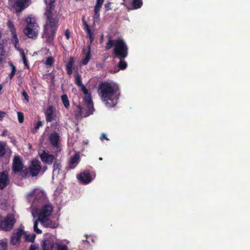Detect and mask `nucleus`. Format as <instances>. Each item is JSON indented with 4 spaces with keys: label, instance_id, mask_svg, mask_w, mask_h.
I'll return each instance as SVG.
<instances>
[{
    "label": "nucleus",
    "instance_id": "34",
    "mask_svg": "<svg viewBox=\"0 0 250 250\" xmlns=\"http://www.w3.org/2000/svg\"><path fill=\"white\" fill-rule=\"evenodd\" d=\"M56 250H68V247L66 245H62L56 243Z\"/></svg>",
    "mask_w": 250,
    "mask_h": 250
},
{
    "label": "nucleus",
    "instance_id": "50",
    "mask_svg": "<svg viewBox=\"0 0 250 250\" xmlns=\"http://www.w3.org/2000/svg\"><path fill=\"white\" fill-rule=\"evenodd\" d=\"M101 140L103 141L104 140H108L109 139L106 137V136L105 134H102V135L101 136V138H100Z\"/></svg>",
    "mask_w": 250,
    "mask_h": 250
},
{
    "label": "nucleus",
    "instance_id": "12",
    "mask_svg": "<svg viewBox=\"0 0 250 250\" xmlns=\"http://www.w3.org/2000/svg\"><path fill=\"white\" fill-rule=\"evenodd\" d=\"M77 178L83 184H87L93 179L89 170H83L78 175Z\"/></svg>",
    "mask_w": 250,
    "mask_h": 250
},
{
    "label": "nucleus",
    "instance_id": "55",
    "mask_svg": "<svg viewBox=\"0 0 250 250\" xmlns=\"http://www.w3.org/2000/svg\"><path fill=\"white\" fill-rule=\"evenodd\" d=\"M76 88H72V92H74V91H76Z\"/></svg>",
    "mask_w": 250,
    "mask_h": 250
},
{
    "label": "nucleus",
    "instance_id": "24",
    "mask_svg": "<svg viewBox=\"0 0 250 250\" xmlns=\"http://www.w3.org/2000/svg\"><path fill=\"white\" fill-rule=\"evenodd\" d=\"M24 236L25 241L29 242H33L36 238V235L35 233L30 234L27 231H24Z\"/></svg>",
    "mask_w": 250,
    "mask_h": 250
},
{
    "label": "nucleus",
    "instance_id": "11",
    "mask_svg": "<svg viewBox=\"0 0 250 250\" xmlns=\"http://www.w3.org/2000/svg\"><path fill=\"white\" fill-rule=\"evenodd\" d=\"M53 211V208L50 205L43 206L38 214V220L41 222H44V220L49 218Z\"/></svg>",
    "mask_w": 250,
    "mask_h": 250
},
{
    "label": "nucleus",
    "instance_id": "13",
    "mask_svg": "<svg viewBox=\"0 0 250 250\" xmlns=\"http://www.w3.org/2000/svg\"><path fill=\"white\" fill-rule=\"evenodd\" d=\"M10 184L8 172L3 170L0 172V190H2Z\"/></svg>",
    "mask_w": 250,
    "mask_h": 250
},
{
    "label": "nucleus",
    "instance_id": "36",
    "mask_svg": "<svg viewBox=\"0 0 250 250\" xmlns=\"http://www.w3.org/2000/svg\"><path fill=\"white\" fill-rule=\"evenodd\" d=\"M38 221H39V220H38V219L34 222V230L37 233L40 234L42 232V231L38 227Z\"/></svg>",
    "mask_w": 250,
    "mask_h": 250
},
{
    "label": "nucleus",
    "instance_id": "6",
    "mask_svg": "<svg viewBox=\"0 0 250 250\" xmlns=\"http://www.w3.org/2000/svg\"><path fill=\"white\" fill-rule=\"evenodd\" d=\"M27 26L24 29V34L29 38H36L38 34L39 26L34 18L28 17L26 19Z\"/></svg>",
    "mask_w": 250,
    "mask_h": 250
},
{
    "label": "nucleus",
    "instance_id": "45",
    "mask_svg": "<svg viewBox=\"0 0 250 250\" xmlns=\"http://www.w3.org/2000/svg\"><path fill=\"white\" fill-rule=\"evenodd\" d=\"M111 4L112 3L111 2H108L104 5V7L105 8L106 11H108L111 9Z\"/></svg>",
    "mask_w": 250,
    "mask_h": 250
},
{
    "label": "nucleus",
    "instance_id": "7",
    "mask_svg": "<svg viewBox=\"0 0 250 250\" xmlns=\"http://www.w3.org/2000/svg\"><path fill=\"white\" fill-rule=\"evenodd\" d=\"M46 5L44 15L46 18V22H59V19L54 12L55 8V0H44Z\"/></svg>",
    "mask_w": 250,
    "mask_h": 250
},
{
    "label": "nucleus",
    "instance_id": "57",
    "mask_svg": "<svg viewBox=\"0 0 250 250\" xmlns=\"http://www.w3.org/2000/svg\"><path fill=\"white\" fill-rule=\"evenodd\" d=\"M46 50H47V52H49V49H47Z\"/></svg>",
    "mask_w": 250,
    "mask_h": 250
},
{
    "label": "nucleus",
    "instance_id": "43",
    "mask_svg": "<svg viewBox=\"0 0 250 250\" xmlns=\"http://www.w3.org/2000/svg\"><path fill=\"white\" fill-rule=\"evenodd\" d=\"M21 94H22V96L24 98L25 100L27 102H29V96H28L27 93L25 90H23Z\"/></svg>",
    "mask_w": 250,
    "mask_h": 250
},
{
    "label": "nucleus",
    "instance_id": "42",
    "mask_svg": "<svg viewBox=\"0 0 250 250\" xmlns=\"http://www.w3.org/2000/svg\"><path fill=\"white\" fill-rule=\"evenodd\" d=\"M54 59L52 56H48L45 57V60H43L42 62H54Z\"/></svg>",
    "mask_w": 250,
    "mask_h": 250
},
{
    "label": "nucleus",
    "instance_id": "53",
    "mask_svg": "<svg viewBox=\"0 0 250 250\" xmlns=\"http://www.w3.org/2000/svg\"><path fill=\"white\" fill-rule=\"evenodd\" d=\"M24 65H25V66H26L28 68H29L28 63H24Z\"/></svg>",
    "mask_w": 250,
    "mask_h": 250
},
{
    "label": "nucleus",
    "instance_id": "56",
    "mask_svg": "<svg viewBox=\"0 0 250 250\" xmlns=\"http://www.w3.org/2000/svg\"><path fill=\"white\" fill-rule=\"evenodd\" d=\"M99 160H103V159H102V158L100 157V158H99Z\"/></svg>",
    "mask_w": 250,
    "mask_h": 250
},
{
    "label": "nucleus",
    "instance_id": "52",
    "mask_svg": "<svg viewBox=\"0 0 250 250\" xmlns=\"http://www.w3.org/2000/svg\"><path fill=\"white\" fill-rule=\"evenodd\" d=\"M74 62V59H73V58L71 57V58H70V60H69V62Z\"/></svg>",
    "mask_w": 250,
    "mask_h": 250
},
{
    "label": "nucleus",
    "instance_id": "26",
    "mask_svg": "<svg viewBox=\"0 0 250 250\" xmlns=\"http://www.w3.org/2000/svg\"><path fill=\"white\" fill-rule=\"evenodd\" d=\"M127 67V63H118V66L115 67L113 70H110L111 73H115L119 71L120 69L124 70Z\"/></svg>",
    "mask_w": 250,
    "mask_h": 250
},
{
    "label": "nucleus",
    "instance_id": "16",
    "mask_svg": "<svg viewBox=\"0 0 250 250\" xmlns=\"http://www.w3.org/2000/svg\"><path fill=\"white\" fill-rule=\"evenodd\" d=\"M40 158L43 163L48 165L51 164L56 159L54 155L49 154L45 150L40 154Z\"/></svg>",
    "mask_w": 250,
    "mask_h": 250
},
{
    "label": "nucleus",
    "instance_id": "33",
    "mask_svg": "<svg viewBox=\"0 0 250 250\" xmlns=\"http://www.w3.org/2000/svg\"><path fill=\"white\" fill-rule=\"evenodd\" d=\"M101 9H94V15L93 16L94 20L95 21L100 20V11Z\"/></svg>",
    "mask_w": 250,
    "mask_h": 250
},
{
    "label": "nucleus",
    "instance_id": "21",
    "mask_svg": "<svg viewBox=\"0 0 250 250\" xmlns=\"http://www.w3.org/2000/svg\"><path fill=\"white\" fill-rule=\"evenodd\" d=\"M80 161V155L78 153H76L72 157L70 158L69 162L68 167L69 169H73Z\"/></svg>",
    "mask_w": 250,
    "mask_h": 250
},
{
    "label": "nucleus",
    "instance_id": "25",
    "mask_svg": "<svg viewBox=\"0 0 250 250\" xmlns=\"http://www.w3.org/2000/svg\"><path fill=\"white\" fill-rule=\"evenodd\" d=\"M6 56L7 54L4 48L3 41L2 43L0 42V62H2Z\"/></svg>",
    "mask_w": 250,
    "mask_h": 250
},
{
    "label": "nucleus",
    "instance_id": "39",
    "mask_svg": "<svg viewBox=\"0 0 250 250\" xmlns=\"http://www.w3.org/2000/svg\"><path fill=\"white\" fill-rule=\"evenodd\" d=\"M75 83L78 86H80L83 84L82 82L81 76L79 74H78L76 77Z\"/></svg>",
    "mask_w": 250,
    "mask_h": 250
},
{
    "label": "nucleus",
    "instance_id": "9",
    "mask_svg": "<svg viewBox=\"0 0 250 250\" xmlns=\"http://www.w3.org/2000/svg\"><path fill=\"white\" fill-rule=\"evenodd\" d=\"M41 162L37 160L31 161L28 168L24 169L22 172V177H29L30 175L32 177L36 176L41 170Z\"/></svg>",
    "mask_w": 250,
    "mask_h": 250
},
{
    "label": "nucleus",
    "instance_id": "17",
    "mask_svg": "<svg viewBox=\"0 0 250 250\" xmlns=\"http://www.w3.org/2000/svg\"><path fill=\"white\" fill-rule=\"evenodd\" d=\"M24 234V231L21 229L17 230L16 232L13 233L11 238V243L13 245H18L21 242V236Z\"/></svg>",
    "mask_w": 250,
    "mask_h": 250
},
{
    "label": "nucleus",
    "instance_id": "23",
    "mask_svg": "<svg viewBox=\"0 0 250 250\" xmlns=\"http://www.w3.org/2000/svg\"><path fill=\"white\" fill-rule=\"evenodd\" d=\"M44 222H41L42 225L45 227L51 228H56L58 227V224L55 222L52 221L49 218L46 219L43 221Z\"/></svg>",
    "mask_w": 250,
    "mask_h": 250
},
{
    "label": "nucleus",
    "instance_id": "35",
    "mask_svg": "<svg viewBox=\"0 0 250 250\" xmlns=\"http://www.w3.org/2000/svg\"><path fill=\"white\" fill-rule=\"evenodd\" d=\"M74 63H66V69L67 72V74L69 75L72 74V69L73 67Z\"/></svg>",
    "mask_w": 250,
    "mask_h": 250
},
{
    "label": "nucleus",
    "instance_id": "22",
    "mask_svg": "<svg viewBox=\"0 0 250 250\" xmlns=\"http://www.w3.org/2000/svg\"><path fill=\"white\" fill-rule=\"evenodd\" d=\"M62 161L60 159H56L54 161L52 175H54L55 174H59L60 171L62 169Z\"/></svg>",
    "mask_w": 250,
    "mask_h": 250
},
{
    "label": "nucleus",
    "instance_id": "10",
    "mask_svg": "<svg viewBox=\"0 0 250 250\" xmlns=\"http://www.w3.org/2000/svg\"><path fill=\"white\" fill-rule=\"evenodd\" d=\"M23 164L19 156H15L13 159L12 164V171L15 173H20V175L22 177V172L24 171Z\"/></svg>",
    "mask_w": 250,
    "mask_h": 250
},
{
    "label": "nucleus",
    "instance_id": "59",
    "mask_svg": "<svg viewBox=\"0 0 250 250\" xmlns=\"http://www.w3.org/2000/svg\"><path fill=\"white\" fill-rule=\"evenodd\" d=\"M9 0V1H11V0Z\"/></svg>",
    "mask_w": 250,
    "mask_h": 250
},
{
    "label": "nucleus",
    "instance_id": "3",
    "mask_svg": "<svg viewBox=\"0 0 250 250\" xmlns=\"http://www.w3.org/2000/svg\"><path fill=\"white\" fill-rule=\"evenodd\" d=\"M83 101L86 103V111L84 112L83 107L80 104L76 105L78 112L75 114L76 119H79L82 117H87L93 114L94 111V108L92 102L91 93L88 92L87 94H84Z\"/></svg>",
    "mask_w": 250,
    "mask_h": 250
},
{
    "label": "nucleus",
    "instance_id": "32",
    "mask_svg": "<svg viewBox=\"0 0 250 250\" xmlns=\"http://www.w3.org/2000/svg\"><path fill=\"white\" fill-rule=\"evenodd\" d=\"M42 125L43 122L41 121H38L37 123L36 124L34 128L32 130V133H33L34 134L36 133L38 131L40 127L42 126Z\"/></svg>",
    "mask_w": 250,
    "mask_h": 250
},
{
    "label": "nucleus",
    "instance_id": "37",
    "mask_svg": "<svg viewBox=\"0 0 250 250\" xmlns=\"http://www.w3.org/2000/svg\"><path fill=\"white\" fill-rule=\"evenodd\" d=\"M11 67L12 68V71L11 72V74H10V79H12L14 75H15L16 71V66H14L13 63H9Z\"/></svg>",
    "mask_w": 250,
    "mask_h": 250
},
{
    "label": "nucleus",
    "instance_id": "19",
    "mask_svg": "<svg viewBox=\"0 0 250 250\" xmlns=\"http://www.w3.org/2000/svg\"><path fill=\"white\" fill-rule=\"evenodd\" d=\"M82 20L83 25V29L86 33L87 37L89 39L90 42L92 43L94 40L93 33L91 30L90 26L88 25L87 22L86 21L84 16L83 17Z\"/></svg>",
    "mask_w": 250,
    "mask_h": 250
},
{
    "label": "nucleus",
    "instance_id": "41",
    "mask_svg": "<svg viewBox=\"0 0 250 250\" xmlns=\"http://www.w3.org/2000/svg\"><path fill=\"white\" fill-rule=\"evenodd\" d=\"M7 249V243L6 242L0 241V250H6Z\"/></svg>",
    "mask_w": 250,
    "mask_h": 250
},
{
    "label": "nucleus",
    "instance_id": "44",
    "mask_svg": "<svg viewBox=\"0 0 250 250\" xmlns=\"http://www.w3.org/2000/svg\"><path fill=\"white\" fill-rule=\"evenodd\" d=\"M80 87H81V91L84 94H87V93L89 92L83 84L81 85Z\"/></svg>",
    "mask_w": 250,
    "mask_h": 250
},
{
    "label": "nucleus",
    "instance_id": "54",
    "mask_svg": "<svg viewBox=\"0 0 250 250\" xmlns=\"http://www.w3.org/2000/svg\"><path fill=\"white\" fill-rule=\"evenodd\" d=\"M45 64H47V65H48L49 66H51L53 63H45Z\"/></svg>",
    "mask_w": 250,
    "mask_h": 250
},
{
    "label": "nucleus",
    "instance_id": "1",
    "mask_svg": "<svg viewBox=\"0 0 250 250\" xmlns=\"http://www.w3.org/2000/svg\"><path fill=\"white\" fill-rule=\"evenodd\" d=\"M118 85L116 83L104 81L100 82L98 87V93L101 100L107 107L115 106L118 98L116 94L119 91Z\"/></svg>",
    "mask_w": 250,
    "mask_h": 250
},
{
    "label": "nucleus",
    "instance_id": "48",
    "mask_svg": "<svg viewBox=\"0 0 250 250\" xmlns=\"http://www.w3.org/2000/svg\"><path fill=\"white\" fill-rule=\"evenodd\" d=\"M6 115V112L0 110V121H2Z\"/></svg>",
    "mask_w": 250,
    "mask_h": 250
},
{
    "label": "nucleus",
    "instance_id": "49",
    "mask_svg": "<svg viewBox=\"0 0 250 250\" xmlns=\"http://www.w3.org/2000/svg\"><path fill=\"white\" fill-rule=\"evenodd\" d=\"M35 193H36L35 190H34L32 191L31 192L28 193L27 196L29 197H33L34 196V194H35Z\"/></svg>",
    "mask_w": 250,
    "mask_h": 250
},
{
    "label": "nucleus",
    "instance_id": "31",
    "mask_svg": "<svg viewBox=\"0 0 250 250\" xmlns=\"http://www.w3.org/2000/svg\"><path fill=\"white\" fill-rule=\"evenodd\" d=\"M91 58V52H90V47L88 48V50L87 51L86 53H85V57L83 60L81 62H88Z\"/></svg>",
    "mask_w": 250,
    "mask_h": 250
},
{
    "label": "nucleus",
    "instance_id": "15",
    "mask_svg": "<svg viewBox=\"0 0 250 250\" xmlns=\"http://www.w3.org/2000/svg\"><path fill=\"white\" fill-rule=\"evenodd\" d=\"M49 140L50 145L55 148L57 149V151H60L61 148L59 146L60 136L58 133L54 132L51 133L49 137Z\"/></svg>",
    "mask_w": 250,
    "mask_h": 250
},
{
    "label": "nucleus",
    "instance_id": "58",
    "mask_svg": "<svg viewBox=\"0 0 250 250\" xmlns=\"http://www.w3.org/2000/svg\"><path fill=\"white\" fill-rule=\"evenodd\" d=\"M82 64H83V65H85V64H86L87 63H82Z\"/></svg>",
    "mask_w": 250,
    "mask_h": 250
},
{
    "label": "nucleus",
    "instance_id": "14",
    "mask_svg": "<svg viewBox=\"0 0 250 250\" xmlns=\"http://www.w3.org/2000/svg\"><path fill=\"white\" fill-rule=\"evenodd\" d=\"M46 121L51 122L55 120L56 117V108L53 106H49L44 112Z\"/></svg>",
    "mask_w": 250,
    "mask_h": 250
},
{
    "label": "nucleus",
    "instance_id": "30",
    "mask_svg": "<svg viewBox=\"0 0 250 250\" xmlns=\"http://www.w3.org/2000/svg\"><path fill=\"white\" fill-rule=\"evenodd\" d=\"M6 143L0 141V157L3 156L6 153Z\"/></svg>",
    "mask_w": 250,
    "mask_h": 250
},
{
    "label": "nucleus",
    "instance_id": "47",
    "mask_svg": "<svg viewBox=\"0 0 250 250\" xmlns=\"http://www.w3.org/2000/svg\"><path fill=\"white\" fill-rule=\"evenodd\" d=\"M29 250H39L38 245H31L29 247Z\"/></svg>",
    "mask_w": 250,
    "mask_h": 250
},
{
    "label": "nucleus",
    "instance_id": "20",
    "mask_svg": "<svg viewBox=\"0 0 250 250\" xmlns=\"http://www.w3.org/2000/svg\"><path fill=\"white\" fill-rule=\"evenodd\" d=\"M42 250H56V243L49 239H45L42 244Z\"/></svg>",
    "mask_w": 250,
    "mask_h": 250
},
{
    "label": "nucleus",
    "instance_id": "27",
    "mask_svg": "<svg viewBox=\"0 0 250 250\" xmlns=\"http://www.w3.org/2000/svg\"><path fill=\"white\" fill-rule=\"evenodd\" d=\"M61 100L64 106L68 109L70 107L69 101L66 94H63L61 96Z\"/></svg>",
    "mask_w": 250,
    "mask_h": 250
},
{
    "label": "nucleus",
    "instance_id": "29",
    "mask_svg": "<svg viewBox=\"0 0 250 250\" xmlns=\"http://www.w3.org/2000/svg\"><path fill=\"white\" fill-rule=\"evenodd\" d=\"M143 5L142 0H133L132 2V6L133 9H137L141 7Z\"/></svg>",
    "mask_w": 250,
    "mask_h": 250
},
{
    "label": "nucleus",
    "instance_id": "46",
    "mask_svg": "<svg viewBox=\"0 0 250 250\" xmlns=\"http://www.w3.org/2000/svg\"><path fill=\"white\" fill-rule=\"evenodd\" d=\"M64 35L67 40H69L70 38V33L68 29H66L64 32Z\"/></svg>",
    "mask_w": 250,
    "mask_h": 250
},
{
    "label": "nucleus",
    "instance_id": "5",
    "mask_svg": "<svg viewBox=\"0 0 250 250\" xmlns=\"http://www.w3.org/2000/svg\"><path fill=\"white\" fill-rule=\"evenodd\" d=\"M7 25L11 33L12 42L14 44L15 48L19 51L23 62H27V59L26 58L24 50L20 47L19 39L16 32V29L14 24L11 21L9 20L7 21Z\"/></svg>",
    "mask_w": 250,
    "mask_h": 250
},
{
    "label": "nucleus",
    "instance_id": "2",
    "mask_svg": "<svg viewBox=\"0 0 250 250\" xmlns=\"http://www.w3.org/2000/svg\"><path fill=\"white\" fill-rule=\"evenodd\" d=\"M113 46H114L113 53L116 58L119 59V62H126L125 59L128 54V47L125 42L121 39L112 40L109 36L108 42L105 47V50L110 49Z\"/></svg>",
    "mask_w": 250,
    "mask_h": 250
},
{
    "label": "nucleus",
    "instance_id": "28",
    "mask_svg": "<svg viewBox=\"0 0 250 250\" xmlns=\"http://www.w3.org/2000/svg\"><path fill=\"white\" fill-rule=\"evenodd\" d=\"M44 199V195L42 192H39L36 194L35 198L34 200V202H38L39 203L42 202Z\"/></svg>",
    "mask_w": 250,
    "mask_h": 250
},
{
    "label": "nucleus",
    "instance_id": "51",
    "mask_svg": "<svg viewBox=\"0 0 250 250\" xmlns=\"http://www.w3.org/2000/svg\"><path fill=\"white\" fill-rule=\"evenodd\" d=\"M7 133H8V131L7 130L5 129V130H3V131L2 132V136H4L6 135Z\"/></svg>",
    "mask_w": 250,
    "mask_h": 250
},
{
    "label": "nucleus",
    "instance_id": "38",
    "mask_svg": "<svg viewBox=\"0 0 250 250\" xmlns=\"http://www.w3.org/2000/svg\"><path fill=\"white\" fill-rule=\"evenodd\" d=\"M104 0H96V5L94 8L101 9Z\"/></svg>",
    "mask_w": 250,
    "mask_h": 250
},
{
    "label": "nucleus",
    "instance_id": "4",
    "mask_svg": "<svg viewBox=\"0 0 250 250\" xmlns=\"http://www.w3.org/2000/svg\"><path fill=\"white\" fill-rule=\"evenodd\" d=\"M59 25V22H46L44 26V37L49 45H53L54 39Z\"/></svg>",
    "mask_w": 250,
    "mask_h": 250
},
{
    "label": "nucleus",
    "instance_id": "8",
    "mask_svg": "<svg viewBox=\"0 0 250 250\" xmlns=\"http://www.w3.org/2000/svg\"><path fill=\"white\" fill-rule=\"evenodd\" d=\"M16 220L13 214H8L3 217L0 213V229L6 231H10L14 227Z\"/></svg>",
    "mask_w": 250,
    "mask_h": 250
},
{
    "label": "nucleus",
    "instance_id": "40",
    "mask_svg": "<svg viewBox=\"0 0 250 250\" xmlns=\"http://www.w3.org/2000/svg\"><path fill=\"white\" fill-rule=\"evenodd\" d=\"M18 118L19 123H22L24 121V115L21 112H18Z\"/></svg>",
    "mask_w": 250,
    "mask_h": 250
},
{
    "label": "nucleus",
    "instance_id": "18",
    "mask_svg": "<svg viewBox=\"0 0 250 250\" xmlns=\"http://www.w3.org/2000/svg\"><path fill=\"white\" fill-rule=\"evenodd\" d=\"M29 0H14L12 5L16 12L20 13L25 8V4Z\"/></svg>",
    "mask_w": 250,
    "mask_h": 250
}]
</instances>
